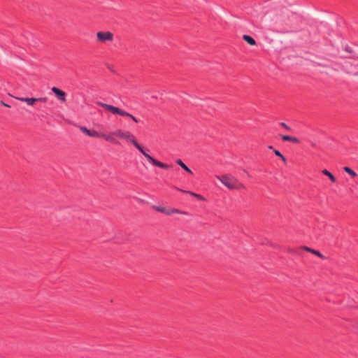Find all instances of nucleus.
I'll use <instances>...</instances> for the list:
<instances>
[{
    "mask_svg": "<svg viewBox=\"0 0 358 358\" xmlns=\"http://www.w3.org/2000/svg\"><path fill=\"white\" fill-rule=\"evenodd\" d=\"M124 139H125L127 141L132 143L134 146L137 148L147 159V160L152 164L155 166H157L159 168L163 169H169L171 168V165L161 162L157 159H155L153 157L150 155L145 152V148L141 145L140 143H138L136 141L135 136L130 131H125V136Z\"/></svg>",
    "mask_w": 358,
    "mask_h": 358,
    "instance_id": "f257e3e1",
    "label": "nucleus"
},
{
    "mask_svg": "<svg viewBox=\"0 0 358 358\" xmlns=\"http://www.w3.org/2000/svg\"><path fill=\"white\" fill-rule=\"evenodd\" d=\"M217 178L229 189H245V186L238 180L230 175H223Z\"/></svg>",
    "mask_w": 358,
    "mask_h": 358,
    "instance_id": "f03ea898",
    "label": "nucleus"
},
{
    "mask_svg": "<svg viewBox=\"0 0 358 358\" xmlns=\"http://www.w3.org/2000/svg\"><path fill=\"white\" fill-rule=\"evenodd\" d=\"M96 104L99 106H101V107L105 108L106 110L110 112L111 113H113L114 115H119L120 116L129 117L134 122H135L136 123L139 122V120L136 117H134L133 115H131L129 113H127V111L123 110L117 107H115L114 106L109 105L107 103H104L101 101H96Z\"/></svg>",
    "mask_w": 358,
    "mask_h": 358,
    "instance_id": "7ed1b4c3",
    "label": "nucleus"
},
{
    "mask_svg": "<svg viewBox=\"0 0 358 358\" xmlns=\"http://www.w3.org/2000/svg\"><path fill=\"white\" fill-rule=\"evenodd\" d=\"M152 208L154 209L156 211L162 213L164 214L170 215L173 213H178V214H182V215H188V213L186 211H182L180 210H178L177 208H171V209H166L164 207L159 206H152Z\"/></svg>",
    "mask_w": 358,
    "mask_h": 358,
    "instance_id": "20e7f679",
    "label": "nucleus"
},
{
    "mask_svg": "<svg viewBox=\"0 0 358 358\" xmlns=\"http://www.w3.org/2000/svg\"><path fill=\"white\" fill-rule=\"evenodd\" d=\"M302 250H306L307 252H309L319 257L320 258H321L322 259L326 258L320 251L315 250L308 248L307 246H302L298 249H291L290 248L288 250L289 253H296V254H300V252Z\"/></svg>",
    "mask_w": 358,
    "mask_h": 358,
    "instance_id": "39448f33",
    "label": "nucleus"
},
{
    "mask_svg": "<svg viewBox=\"0 0 358 358\" xmlns=\"http://www.w3.org/2000/svg\"><path fill=\"white\" fill-rule=\"evenodd\" d=\"M113 34L110 31H99L96 33L97 41L106 43L113 40Z\"/></svg>",
    "mask_w": 358,
    "mask_h": 358,
    "instance_id": "423d86ee",
    "label": "nucleus"
},
{
    "mask_svg": "<svg viewBox=\"0 0 358 358\" xmlns=\"http://www.w3.org/2000/svg\"><path fill=\"white\" fill-rule=\"evenodd\" d=\"M17 99L22 102H26L29 106H33L35 104L36 102H38V101L46 102V101H47L46 97H40V98L17 97Z\"/></svg>",
    "mask_w": 358,
    "mask_h": 358,
    "instance_id": "0eeeda50",
    "label": "nucleus"
},
{
    "mask_svg": "<svg viewBox=\"0 0 358 358\" xmlns=\"http://www.w3.org/2000/svg\"><path fill=\"white\" fill-rule=\"evenodd\" d=\"M80 130L88 136L93 138H101V133L95 130H91L85 127H80Z\"/></svg>",
    "mask_w": 358,
    "mask_h": 358,
    "instance_id": "6e6552de",
    "label": "nucleus"
},
{
    "mask_svg": "<svg viewBox=\"0 0 358 358\" xmlns=\"http://www.w3.org/2000/svg\"><path fill=\"white\" fill-rule=\"evenodd\" d=\"M52 91L59 101L62 102H64L66 101V93L63 90L56 87H53L52 88Z\"/></svg>",
    "mask_w": 358,
    "mask_h": 358,
    "instance_id": "1a4fd4ad",
    "label": "nucleus"
},
{
    "mask_svg": "<svg viewBox=\"0 0 358 358\" xmlns=\"http://www.w3.org/2000/svg\"><path fill=\"white\" fill-rule=\"evenodd\" d=\"M280 138L283 141H289V142H292L293 143H296V144L300 143V140L296 137H294V136H288V135H280Z\"/></svg>",
    "mask_w": 358,
    "mask_h": 358,
    "instance_id": "9d476101",
    "label": "nucleus"
},
{
    "mask_svg": "<svg viewBox=\"0 0 358 358\" xmlns=\"http://www.w3.org/2000/svg\"><path fill=\"white\" fill-rule=\"evenodd\" d=\"M112 136H113L112 134V133L109 135H107L103 133H101V138H103L106 141H109V142L115 143L116 144H120V143L119 141H116Z\"/></svg>",
    "mask_w": 358,
    "mask_h": 358,
    "instance_id": "9b49d317",
    "label": "nucleus"
},
{
    "mask_svg": "<svg viewBox=\"0 0 358 358\" xmlns=\"http://www.w3.org/2000/svg\"><path fill=\"white\" fill-rule=\"evenodd\" d=\"M176 163L178 164L186 172L190 174H193L192 170L180 159H177L176 160Z\"/></svg>",
    "mask_w": 358,
    "mask_h": 358,
    "instance_id": "f8f14e48",
    "label": "nucleus"
},
{
    "mask_svg": "<svg viewBox=\"0 0 358 358\" xmlns=\"http://www.w3.org/2000/svg\"><path fill=\"white\" fill-rule=\"evenodd\" d=\"M177 189L180 191V192H182L189 194L190 195H192L194 197H196V199H198L200 201H205L206 200L205 198L202 195H201V194H196V193H194V192H190V191L183 190V189H179V188H177Z\"/></svg>",
    "mask_w": 358,
    "mask_h": 358,
    "instance_id": "ddd939ff",
    "label": "nucleus"
},
{
    "mask_svg": "<svg viewBox=\"0 0 358 358\" xmlns=\"http://www.w3.org/2000/svg\"><path fill=\"white\" fill-rule=\"evenodd\" d=\"M243 39L245 42H247L249 45H256V41L251 36H249V35H247V34H244L243 36Z\"/></svg>",
    "mask_w": 358,
    "mask_h": 358,
    "instance_id": "4468645a",
    "label": "nucleus"
},
{
    "mask_svg": "<svg viewBox=\"0 0 358 358\" xmlns=\"http://www.w3.org/2000/svg\"><path fill=\"white\" fill-rule=\"evenodd\" d=\"M322 173L324 176H327L332 182H336V177L330 171H329L328 170L324 169V170L322 171Z\"/></svg>",
    "mask_w": 358,
    "mask_h": 358,
    "instance_id": "2eb2a0df",
    "label": "nucleus"
},
{
    "mask_svg": "<svg viewBox=\"0 0 358 358\" xmlns=\"http://www.w3.org/2000/svg\"><path fill=\"white\" fill-rule=\"evenodd\" d=\"M112 134L120 138L124 139V136H125V131H124L121 129H117V130L115 131L114 132H112Z\"/></svg>",
    "mask_w": 358,
    "mask_h": 358,
    "instance_id": "dca6fc26",
    "label": "nucleus"
},
{
    "mask_svg": "<svg viewBox=\"0 0 358 358\" xmlns=\"http://www.w3.org/2000/svg\"><path fill=\"white\" fill-rule=\"evenodd\" d=\"M343 171L348 173L349 175H350L352 178H355L357 176V173L348 166H344Z\"/></svg>",
    "mask_w": 358,
    "mask_h": 358,
    "instance_id": "f3484780",
    "label": "nucleus"
},
{
    "mask_svg": "<svg viewBox=\"0 0 358 358\" xmlns=\"http://www.w3.org/2000/svg\"><path fill=\"white\" fill-rule=\"evenodd\" d=\"M273 153L275 154V156L280 157L285 164L287 163V159L283 155H282V153L279 150L273 149Z\"/></svg>",
    "mask_w": 358,
    "mask_h": 358,
    "instance_id": "a211bd4d",
    "label": "nucleus"
},
{
    "mask_svg": "<svg viewBox=\"0 0 358 358\" xmlns=\"http://www.w3.org/2000/svg\"><path fill=\"white\" fill-rule=\"evenodd\" d=\"M280 125L282 127L285 128L286 130H287V131H291V127H289L286 123H285V122H280Z\"/></svg>",
    "mask_w": 358,
    "mask_h": 358,
    "instance_id": "6ab92c4d",
    "label": "nucleus"
},
{
    "mask_svg": "<svg viewBox=\"0 0 358 358\" xmlns=\"http://www.w3.org/2000/svg\"><path fill=\"white\" fill-rule=\"evenodd\" d=\"M345 51L348 52V53L352 54L354 53L353 50L351 47L349 45H346L344 48Z\"/></svg>",
    "mask_w": 358,
    "mask_h": 358,
    "instance_id": "aec40b11",
    "label": "nucleus"
},
{
    "mask_svg": "<svg viewBox=\"0 0 358 358\" xmlns=\"http://www.w3.org/2000/svg\"><path fill=\"white\" fill-rule=\"evenodd\" d=\"M0 103H1V104L2 106H3L8 107V108H10V105H8V104L6 103H5L4 101H1V102H0Z\"/></svg>",
    "mask_w": 358,
    "mask_h": 358,
    "instance_id": "412c9836",
    "label": "nucleus"
},
{
    "mask_svg": "<svg viewBox=\"0 0 358 358\" xmlns=\"http://www.w3.org/2000/svg\"><path fill=\"white\" fill-rule=\"evenodd\" d=\"M268 148L269 150H272L273 151V149H274V148H273L272 145H269V146H268Z\"/></svg>",
    "mask_w": 358,
    "mask_h": 358,
    "instance_id": "4be33fe9",
    "label": "nucleus"
},
{
    "mask_svg": "<svg viewBox=\"0 0 358 358\" xmlns=\"http://www.w3.org/2000/svg\"><path fill=\"white\" fill-rule=\"evenodd\" d=\"M352 57L358 59V57H356L355 55H352Z\"/></svg>",
    "mask_w": 358,
    "mask_h": 358,
    "instance_id": "5701e85b",
    "label": "nucleus"
},
{
    "mask_svg": "<svg viewBox=\"0 0 358 358\" xmlns=\"http://www.w3.org/2000/svg\"><path fill=\"white\" fill-rule=\"evenodd\" d=\"M355 76H358V72L355 74Z\"/></svg>",
    "mask_w": 358,
    "mask_h": 358,
    "instance_id": "b1692460",
    "label": "nucleus"
}]
</instances>
